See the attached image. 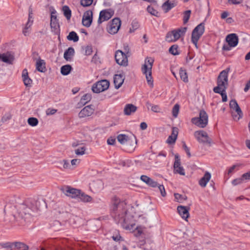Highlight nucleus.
<instances>
[{
    "label": "nucleus",
    "mask_w": 250,
    "mask_h": 250,
    "mask_svg": "<svg viewBox=\"0 0 250 250\" xmlns=\"http://www.w3.org/2000/svg\"><path fill=\"white\" fill-rule=\"evenodd\" d=\"M112 215L118 223L121 224L123 228L129 229V226L125 218L126 209L125 208V204L121 202L119 198L114 197L112 200Z\"/></svg>",
    "instance_id": "1"
},
{
    "label": "nucleus",
    "mask_w": 250,
    "mask_h": 250,
    "mask_svg": "<svg viewBox=\"0 0 250 250\" xmlns=\"http://www.w3.org/2000/svg\"><path fill=\"white\" fill-rule=\"evenodd\" d=\"M154 59L147 57L145 61V63L142 67V71L146 75L148 85L153 87V80L152 77V68L154 62Z\"/></svg>",
    "instance_id": "2"
},
{
    "label": "nucleus",
    "mask_w": 250,
    "mask_h": 250,
    "mask_svg": "<svg viewBox=\"0 0 250 250\" xmlns=\"http://www.w3.org/2000/svg\"><path fill=\"white\" fill-rule=\"evenodd\" d=\"M230 69V67H229L220 73L217 79V86L214 87L213 91L219 92L218 90L227 89L229 85L228 74Z\"/></svg>",
    "instance_id": "3"
},
{
    "label": "nucleus",
    "mask_w": 250,
    "mask_h": 250,
    "mask_svg": "<svg viewBox=\"0 0 250 250\" xmlns=\"http://www.w3.org/2000/svg\"><path fill=\"white\" fill-rule=\"evenodd\" d=\"M187 29V27H180L167 32L166 36V41L168 42H175L177 41L181 37L185 36Z\"/></svg>",
    "instance_id": "4"
},
{
    "label": "nucleus",
    "mask_w": 250,
    "mask_h": 250,
    "mask_svg": "<svg viewBox=\"0 0 250 250\" xmlns=\"http://www.w3.org/2000/svg\"><path fill=\"white\" fill-rule=\"evenodd\" d=\"M205 31V24L202 22L198 24L192 31L191 42L197 47L198 42Z\"/></svg>",
    "instance_id": "5"
},
{
    "label": "nucleus",
    "mask_w": 250,
    "mask_h": 250,
    "mask_svg": "<svg viewBox=\"0 0 250 250\" xmlns=\"http://www.w3.org/2000/svg\"><path fill=\"white\" fill-rule=\"evenodd\" d=\"M191 122L198 126L204 128L206 126L208 123V116L204 110H201L199 117H194L191 119Z\"/></svg>",
    "instance_id": "6"
},
{
    "label": "nucleus",
    "mask_w": 250,
    "mask_h": 250,
    "mask_svg": "<svg viewBox=\"0 0 250 250\" xmlns=\"http://www.w3.org/2000/svg\"><path fill=\"white\" fill-rule=\"evenodd\" d=\"M29 206V205L28 202H26V204L21 205L19 208V216H21V218L26 219L27 216H30L32 212L38 209L37 207L32 206L30 207Z\"/></svg>",
    "instance_id": "7"
},
{
    "label": "nucleus",
    "mask_w": 250,
    "mask_h": 250,
    "mask_svg": "<svg viewBox=\"0 0 250 250\" xmlns=\"http://www.w3.org/2000/svg\"><path fill=\"white\" fill-rule=\"evenodd\" d=\"M109 84V82L106 80L99 81L93 85L92 90L94 93H100L107 89Z\"/></svg>",
    "instance_id": "8"
},
{
    "label": "nucleus",
    "mask_w": 250,
    "mask_h": 250,
    "mask_svg": "<svg viewBox=\"0 0 250 250\" xmlns=\"http://www.w3.org/2000/svg\"><path fill=\"white\" fill-rule=\"evenodd\" d=\"M121 25V21L118 18L113 19L108 24L107 30L110 34L117 33Z\"/></svg>",
    "instance_id": "9"
},
{
    "label": "nucleus",
    "mask_w": 250,
    "mask_h": 250,
    "mask_svg": "<svg viewBox=\"0 0 250 250\" xmlns=\"http://www.w3.org/2000/svg\"><path fill=\"white\" fill-rule=\"evenodd\" d=\"M56 11H53L51 12L50 26L51 30L55 35H60V27L58 20L56 15Z\"/></svg>",
    "instance_id": "10"
},
{
    "label": "nucleus",
    "mask_w": 250,
    "mask_h": 250,
    "mask_svg": "<svg viewBox=\"0 0 250 250\" xmlns=\"http://www.w3.org/2000/svg\"><path fill=\"white\" fill-rule=\"evenodd\" d=\"M61 190L65 195L72 198H78L79 195L81 193V190L68 186L62 187Z\"/></svg>",
    "instance_id": "11"
},
{
    "label": "nucleus",
    "mask_w": 250,
    "mask_h": 250,
    "mask_svg": "<svg viewBox=\"0 0 250 250\" xmlns=\"http://www.w3.org/2000/svg\"><path fill=\"white\" fill-rule=\"evenodd\" d=\"M115 58L118 64L124 66H126L128 65L127 56L122 50L116 51Z\"/></svg>",
    "instance_id": "12"
},
{
    "label": "nucleus",
    "mask_w": 250,
    "mask_h": 250,
    "mask_svg": "<svg viewBox=\"0 0 250 250\" xmlns=\"http://www.w3.org/2000/svg\"><path fill=\"white\" fill-rule=\"evenodd\" d=\"M194 137L199 143L203 144H211V140L207 133L204 130L196 131L194 133Z\"/></svg>",
    "instance_id": "13"
},
{
    "label": "nucleus",
    "mask_w": 250,
    "mask_h": 250,
    "mask_svg": "<svg viewBox=\"0 0 250 250\" xmlns=\"http://www.w3.org/2000/svg\"><path fill=\"white\" fill-rule=\"evenodd\" d=\"M114 11L111 9L102 10L99 14V17L98 20V24H100L104 21H108L114 15Z\"/></svg>",
    "instance_id": "14"
},
{
    "label": "nucleus",
    "mask_w": 250,
    "mask_h": 250,
    "mask_svg": "<svg viewBox=\"0 0 250 250\" xmlns=\"http://www.w3.org/2000/svg\"><path fill=\"white\" fill-rule=\"evenodd\" d=\"M229 106L231 109L235 110L237 115L232 114V117L234 120L238 121L243 117V112L235 100H231L229 103Z\"/></svg>",
    "instance_id": "15"
},
{
    "label": "nucleus",
    "mask_w": 250,
    "mask_h": 250,
    "mask_svg": "<svg viewBox=\"0 0 250 250\" xmlns=\"http://www.w3.org/2000/svg\"><path fill=\"white\" fill-rule=\"evenodd\" d=\"M93 19V13L91 10H87L83 14L82 19V24L83 26L89 27L90 26Z\"/></svg>",
    "instance_id": "16"
},
{
    "label": "nucleus",
    "mask_w": 250,
    "mask_h": 250,
    "mask_svg": "<svg viewBox=\"0 0 250 250\" xmlns=\"http://www.w3.org/2000/svg\"><path fill=\"white\" fill-rule=\"evenodd\" d=\"M94 111V109L91 105L85 106L79 113V117L80 118H85L91 116Z\"/></svg>",
    "instance_id": "17"
},
{
    "label": "nucleus",
    "mask_w": 250,
    "mask_h": 250,
    "mask_svg": "<svg viewBox=\"0 0 250 250\" xmlns=\"http://www.w3.org/2000/svg\"><path fill=\"white\" fill-rule=\"evenodd\" d=\"M177 211L180 216L184 220H187L189 217V210L190 208L189 207L179 206L177 207Z\"/></svg>",
    "instance_id": "18"
},
{
    "label": "nucleus",
    "mask_w": 250,
    "mask_h": 250,
    "mask_svg": "<svg viewBox=\"0 0 250 250\" xmlns=\"http://www.w3.org/2000/svg\"><path fill=\"white\" fill-rule=\"evenodd\" d=\"M175 160L174 164V171L175 173H179L181 175H185V170L181 166L180 159L177 155H176Z\"/></svg>",
    "instance_id": "19"
},
{
    "label": "nucleus",
    "mask_w": 250,
    "mask_h": 250,
    "mask_svg": "<svg viewBox=\"0 0 250 250\" xmlns=\"http://www.w3.org/2000/svg\"><path fill=\"white\" fill-rule=\"evenodd\" d=\"M228 43L232 47L236 46L238 43V38L236 34L232 33L228 35L226 38Z\"/></svg>",
    "instance_id": "20"
},
{
    "label": "nucleus",
    "mask_w": 250,
    "mask_h": 250,
    "mask_svg": "<svg viewBox=\"0 0 250 250\" xmlns=\"http://www.w3.org/2000/svg\"><path fill=\"white\" fill-rule=\"evenodd\" d=\"M178 134V128L176 127H172L171 134L168 137L167 143L169 144L175 143Z\"/></svg>",
    "instance_id": "21"
},
{
    "label": "nucleus",
    "mask_w": 250,
    "mask_h": 250,
    "mask_svg": "<svg viewBox=\"0 0 250 250\" xmlns=\"http://www.w3.org/2000/svg\"><path fill=\"white\" fill-rule=\"evenodd\" d=\"M125 80L124 75L116 74L114 77V84L116 89L119 88L123 84Z\"/></svg>",
    "instance_id": "22"
},
{
    "label": "nucleus",
    "mask_w": 250,
    "mask_h": 250,
    "mask_svg": "<svg viewBox=\"0 0 250 250\" xmlns=\"http://www.w3.org/2000/svg\"><path fill=\"white\" fill-rule=\"evenodd\" d=\"M22 78L25 86L30 87L32 83V80L29 77L27 70L24 69L22 72Z\"/></svg>",
    "instance_id": "23"
},
{
    "label": "nucleus",
    "mask_w": 250,
    "mask_h": 250,
    "mask_svg": "<svg viewBox=\"0 0 250 250\" xmlns=\"http://www.w3.org/2000/svg\"><path fill=\"white\" fill-rule=\"evenodd\" d=\"M74 49L72 47H70L65 51L63 57L66 61H71L73 57L74 56Z\"/></svg>",
    "instance_id": "24"
},
{
    "label": "nucleus",
    "mask_w": 250,
    "mask_h": 250,
    "mask_svg": "<svg viewBox=\"0 0 250 250\" xmlns=\"http://www.w3.org/2000/svg\"><path fill=\"white\" fill-rule=\"evenodd\" d=\"M211 178V174L207 171L204 176L199 180V184L202 187H205Z\"/></svg>",
    "instance_id": "25"
},
{
    "label": "nucleus",
    "mask_w": 250,
    "mask_h": 250,
    "mask_svg": "<svg viewBox=\"0 0 250 250\" xmlns=\"http://www.w3.org/2000/svg\"><path fill=\"white\" fill-rule=\"evenodd\" d=\"M174 6V1L173 0H168L163 4L162 8L165 13H167Z\"/></svg>",
    "instance_id": "26"
},
{
    "label": "nucleus",
    "mask_w": 250,
    "mask_h": 250,
    "mask_svg": "<svg viewBox=\"0 0 250 250\" xmlns=\"http://www.w3.org/2000/svg\"><path fill=\"white\" fill-rule=\"evenodd\" d=\"M117 140L122 145H129L130 143V139L129 137L123 134H121L118 135Z\"/></svg>",
    "instance_id": "27"
},
{
    "label": "nucleus",
    "mask_w": 250,
    "mask_h": 250,
    "mask_svg": "<svg viewBox=\"0 0 250 250\" xmlns=\"http://www.w3.org/2000/svg\"><path fill=\"white\" fill-rule=\"evenodd\" d=\"M137 110V107L132 104H126L124 108V113L126 115H130L134 113Z\"/></svg>",
    "instance_id": "28"
},
{
    "label": "nucleus",
    "mask_w": 250,
    "mask_h": 250,
    "mask_svg": "<svg viewBox=\"0 0 250 250\" xmlns=\"http://www.w3.org/2000/svg\"><path fill=\"white\" fill-rule=\"evenodd\" d=\"M78 198L80 199L82 202L84 203L91 202H92V198L81 190V193L79 195Z\"/></svg>",
    "instance_id": "29"
},
{
    "label": "nucleus",
    "mask_w": 250,
    "mask_h": 250,
    "mask_svg": "<svg viewBox=\"0 0 250 250\" xmlns=\"http://www.w3.org/2000/svg\"><path fill=\"white\" fill-rule=\"evenodd\" d=\"M28 246L21 242H14V250H28Z\"/></svg>",
    "instance_id": "30"
},
{
    "label": "nucleus",
    "mask_w": 250,
    "mask_h": 250,
    "mask_svg": "<svg viewBox=\"0 0 250 250\" xmlns=\"http://www.w3.org/2000/svg\"><path fill=\"white\" fill-rule=\"evenodd\" d=\"M36 69L41 72H45L46 68L45 67V62L42 60H39L36 62Z\"/></svg>",
    "instance_id": "31"
},
{
    "label": "nucleus",
    "mask_w": 250,
    "mask_h": 250,
    "mask_svg": "<svg viewBox=\"0 0 250 250\" xmlns=\"http://www.w3.org/2000/svg\"><path fill=\"white\" fill-rule=\"evenodd\" d=\"M72 69V68L70 65L66 64L61 67V73L62 75H67L70 73Z\"/></svg>",
    "instance_id": "32"
},
{
    "label": "nucleus",
    "mask_w": 250,
    "mask_h": 250,
    "mask_svg": "<svg viewBox=\"0 0 250 250\" xmlns=\"http://www.w3.org/2000/svg\"><path fill=\"white\" fill-rule=\"evenodd\" d=\"M62 10L65 17L67 20H69L71 17V11L67 5H64L62 8Z\"/></svg>",
    "instance_id": "33"
},
{
    "label": "nucleus",
    "mask_w": 250,
    "mask_h": 250,
    "mask_svg": "<svg viewBox=\"0 0 250 250\" xmlns=\"http://www.w3.org/2000/svg\"><path fill=\"white\" fill-rule=\"evenodd\" d=\"M67 39L69 41H72L74 42H77L79 41V38L75 31H71L67 36Z\"/></svg>",
    "instance_id": "34"
},
{
    "label": "nucleus",
    "mask_w": 250,
    "mask_h": 250,
    "mask_svg": "<svg viewBox=\"0 0 250 250\" xmlns=\"http://www.w3.org/2000/svg\"><path fill=\"white\" fill-rule=\"evenodd\" d=\"M179 74L182 80L185 83H188V77L187 73L185 69H183L182 68L180 69Z\"/></svg>",
    "instance_id": "35"
},
{
    "label": "nucleus",
    "mask_w": 250,
    "mask_h": 250,
    "mask_svg": "<svg viewBox=\"0 0 250 250\" xmlns=\"http://www.w3.org/2000/svg\"><path fill=\"white\" fill-rule=\"evenodd\" d=\"M92 96L90 94L87 93L84 94L81 99V103L83 104H85L91 99Z\"/></svg>",
    "instance_id": "36"
},
{
    "label": "nucleus",
    "mask_w": 250,
    "mask_h": 250,
    "mask_svg": "<svg viewBox=\"0 0 250 250\" xmlns=\"http://www.w3.org/2000/svg\"><path fill=\"white\" fill-rule=\"evenodd\" d=\"M218 90L219 92H217L216 90L213 91L216 93L220 94L222 98V101L223 102H226L227 101V95L226 92V89H220Z\"/></svg>",
    "instance_id": "37"
},
{
    "label": "nucleus",
    "mask_w": 250,
    "mask_h": 250,
    "mask_svg": "<svg viewBox=\"0 0 250 250\" xmlns=\"http://www.w3.org/2000/svg\"><path fill=\"white\" fill-rule=\"evenodd\" d=\"M27 122L28 124L32 126H35L37 125L39 123L38 120L36 118L34 117L29 118L28 119Z\"/></svg>",
    "instance_id": "38"
},
{
    "label": "nucleus",
    "mask_w": 250,
    "mask_h": 250,
    "mask_svg": "<svg viewBox=\"0 0 250 250\" xmlns=\"http://www.w3.org/2000/svg\"><path fill=\"white\" fill-rule=\"evenodd\" d=\"M0 60L7 63H11L12 62V60L10 58V56L6 55L4 54H0Z\"/></svg>",
    "instance_id": "39"
},
{
    "label": "nucleus",
    "mask_w": 250,
    "mask_h": 250,
    "mask_svg": "<svg viewBox=\"0 0 250 250\" xmlns=\"http://www.w3.org/2000/svg\"><path fill=\"white\" fill-rule=\"evenodd\" d=\"M178 47V46L176 44L172 45L169 49V52L173 55H178L179 53L177 50Z\"/></svg>",
    "instance_id": "40"
},
{
    "label": "nucleus",
    "mask_w": 250,
    "mask_h": 250,
    "mask_svg": "<svg viewBox=\"0 0 250 250\" xmlns=\"http://www.w3.org/2000/svg\"><path fill=\"white\" fill-rule=\"evenodd\" d=\"M174 195L175 200L180 203L182 202L183 201L187 200V197L186 196L182 195L179 193H174Z\"/></svg>",
    "instance_id": "41"
},
{
    "label": "nucleus",
    "mask_w": 250,
    "mask_h": 250,
    "mask_svg": "<svg viewBox=\"0 0 250 250\" xmlns=\"http://www.w3.org/2000/svg\"><path fill=\"white\" fill-rule=\"evenodd\" d=\"M241 166V164H237L233 165L232 167H230L228 171V174H231L233 171L236 170H238L239 169V167Z\"/></svg>",
    "instance_id": "42"
},
{
    "label": "nucleus",
    "mask_w": 250,
    "mask_h": 250,
    "mask_svg": "<svg viewBox=\"0 0 250 250\" xmlns=\"http://www.w3.org/2000/svg\"><path fill=\"white\" fill-rule=\"evenodd\" d=\"M190 14H191V10H187L184 12V18H183L184 23L185 24L188 21L190 18Z\"/></svg>",
    "instance_id": "43"
},
{
    "label": "nucleus",
    "mask_w": 250,
    "mask_h": 250,
    "mask_svg": "<svg viewBox=\"0 0 250 250\" xmlns=\"http://www.w3.org/2000/svg\"><path fill=\"white\" fill-rule=\"evenodd\" d=\"M180 106L178 104H176L172 109V115L175 118L177 117L179 113Z\"/></svg>",
    "instance_id": "44"
},
{
    "label": "nucleus",
    "mask_w": 250,
    "mask_h": 250,
    "mask_svg": "<svg viewBox=\"0 0 250 250\" xmlns=\"http://www.w3.org/2000/svg\"><path fill=\"white\" fill-rule=\"evenodd\" d=\"M3 247L10 250H14V242H7L3 244Z\"/></svg>",
    "instance_id": "45"
},
{
    "label": "nucleus",
    "mask_w": 250,
    "mask_h": 250,
    "mask_svg": "<svg viewBox=\"0 0 250 250\" xmlns=\"http://www.w3.org/2000/svg\"><path fill=\"white\" fill-rule=\"evenodd\" d=\"M147 10L148 12L151 14L152 15L158 16V12L154 9V8L152 6H148L147 8Z\"/></svg>",
    "instance_id": "46"
},
{
    "label": "nucleus",
    "mask_w": 250,
    "mask_h": 250,
    "mask_svg": "<svg viewBox=\"0 0 250 250\" xmlns=\"http://www.w3.org/2000/svg\"><path fill=\"white\" fill-rule=\"evenodd\" d=\"M86 148L84 146L81 147L75 150V153L77 155H82L85 153Z\"/></svg>",
    "instance_id": "47"
},
{
    "label": "nucleus",
    "mask_w": 250,
    "mask_h": 250,
    "mask_svg": "<svg viewBox=\"0 0 250 250\" xmlns=\"http://www.w3.org/2000/svg\"><path fill=\"white\" fill-rule=\"evenodd\" d=\"M244 181V179L242 178V175L240 178H238L235 179H234L232 181V184L234 186H236L239 184H242Z\"/></svg>",
    "instance_id": "48"
},
{
    "label": "nucleus",
    "mask_w": 250,
    "mask_h": 250,
    "mask_svg": "<svg viewBox=\"0 0 250 250\" xmlns=\"http://www.w3.org/2000/svg\"><path fill=\"white\" fill-rule=\"evenodd\" d=\"M93 0H81V4L83 7L89 6L91 5Z\"/></svg>",
    "instance_id": "49"
},
{
    "label": "nucleus",
    "mask_w": 250,
    "mask_h": 250,
    "mask_svg": "<svg viewBox=\"0 0 250 250\" xmlns=\"http://www.w3.org/2000/svg\"><path fill=\"white\" fill-rule=\"evenodd\" d=\"M146 104L151 106V110L154 112L158 113L160 112V108L159 105H152L149 103H147Z\"/></svg>",
    "instance_id": "50"
},
{
    "label": "nucleus",
    "mask_w": 250,
    "mask_h": 250,
    "mask_svg": "<svg viewBox=\"0 0 250 250\" xmlns=\"http://www.w3.org/2000/svg\"><path fill=\"white\" fill-rule=\"evenodd\" d=\"M157 187H158V189L159 190L160 192H161V195L163 197L166 196L167 193L165 191L164 186L163 185L158 184V186H157Z\"/></svg>",
    "instance_id": "51"
},
{
    "label": "nucleus",
    "mask_w": 250,
    "mask_h": 250,
    "mask_svg": "<svg viewBox=\"0 0 250 250\" xmlns=\"http://www.w3.org/2000/svg\"><path fill=\"white\" fill-rule=\"evenodd\" d=\"M132 27L130 28V32H134L139 27V23L137 21H133L132 22Z\"/></svg>",
    "instance_id": "52"
},
{
    "label": "nucleus",
    "mask_w": 250,
    "mask_h": 250,
    "mask_svg": "<svg viewBox=\"0 0 250 250\" xmlns=\"http://www.w3.org/2000/svg\"><path fill=\"white\" fill-rule=\"evenodd\" d=\"M147 185L152 188H156L158 186V184L157 182L154 181L151 178H150L149 182H148Z\"/></svg>",
    "instance_id": "53"
},
{
    "label": "nucleus",
    "mask_w": 250,
    "mask_h": 250,
    "mask_svg": "<svg viewBox=\"0 0 250 250\" xmlns=\"http://www.w3.org/2000/svg\"><path fill=\"white\" fill-rule=\"evenodd\" d=\"M183 148L186 151L188 156L189 158L191 157V153L190 152L189 148L187 146L185 142H183Z\"/></svg>",
    "instance_id": "54"
},
{
    "label": "nucleus",
    "mask_w": 250,
    "mask_h": 250,
    "mask_svg": "<svg viewBox=\"0 0 250 250\" xmlns=\"http://www.w3.org/2000/svg\"><path fill=\"white\" fill-rule=\"evenodd\" d=\"M57 111V109L54 108H48L46 111V114L47 115H52L55 114Z\"/></svg>",
    "instance_id": "55"
},
{
    "label": "nucleus",
    "mask_w": 250,
    "mask_h": 250,
    "mask_svg": "<svg viewBox=\"0 0 250 250\" xmlns=\"http://www.w3.org/2000/svg\"><path fill=\"white\" fill-rule=\"evenodd\" d=\"M242 178L244 179V181L250 180V171L244 173L242 175Z\"/></svg>",
    "instance_id": "56"
},
{
    "label": "nucleus",
    "mask_w": 250,
    "mask_h": 250,
    "mask_svg": "<svg viewBox=\"0 0 250 250\" xmlns=\"http://www.w3.org/2000/svg\"><path fill=\"white\" fill-rule=\"evenodd\" d=\"M150 178H149V177H148L146 175H142L140 177V179L143 181L144 182V183H145L146 184H147L148 182H149V180L150 179Z\"/></svg>",
    "instance_id": "57"
},
{
    "label": "nucleus",
    "mask_w": 250,
    "mask_h": 250,
    "mask_svg": "<svg viewBox=\"0 0 250 250\" xmlns=\"http://www.w3.org/2000/svg\"><path fill=\"white\" fill-rule=\"evenodd\" d=\"M92 53V48L90 46H87L85 48V55H90Z\"/></svg>",
    "instance_id": "58"
},
{
    "label": "nucleus",
    "mask_w": 250,
    "mask_h": 250,
    "mask_svg": "<svg viewBox=\"0 0 250 250\" xmlns=\"http://www.w3.org/2000/svg\"><path fill=\"white\" fill-rule=\"evenodd\" d=\"M116 141V139L113 137H110L107 139V144L109 145H113Z\"/></svg>",
    "instance_id": "59"
},
{
    "label": "nucleus",
    "mask_w": 250,
    "mask_h": 250,
    "mask_svg": "<svg viewBox=\"0 0 250 250\" xmlns=\"http://www.w3.org/2000/svg\"><path fill=\"white\" fill-rule=\"evenodd\" d=\"M231 47H233L228 43L227 44H224L222 47V49L225 51H229L231 49Z\"/></svg>",
    "instance_id": "60"
},
{
    "label": "nucleus",
    "mask_w": 250,
    "mask_h": 250,
    "mask_svg": "<svg viewBox=\"0 0 250 250\" xmlns=\"http://www.w3.org/2000/svg\"><path fill=\"white\" fill-rule=\"evenodd\" d=\"M32 14V8L31 7H30L29 9V17H28V22H31L32 21H33Z\"/></svg>",
    "instance_id": "61"
},
{
    "label": "nucleus",
    "mask_w": 250,
    "mask_h": 250,
    "mask_svg": "<svg viewBox=\"0 0 250 250\" xmlns=\"http://www.w3.org/2000/svg\"><path fill=\"white\" fill-rule=\"evenodd\" d=\"M229 2L233 4H238L242 2V0H229Z\"/></svg>",
    "instance_id": "62"
},
{
    "label": "nucleus",
    "mask_w": 250,
    "mask_h": 250,
    "mask_svg": "<svg viewBox=\"0 0 250 250\" xmlns=\"http://www.w3.org/2000/svg\"><path fill=\"white\" fill-rule=\"evenodd\" d=\"M80 163V160L79 159H73L71 160V165L72 166H75V165H77V164H78L79 163Z\"/></svg>",
    "instance_id": "63"
},
{
    "label": "nucleus",
    "mask_w": 250,
    "mask_h": 250,
    "mask_svg": "<svg viewBox=\"0 0 250 250\" xmlns=\"http://www.w3.org/2000/svg\"><path fill=\"white\" fill-rule=\"evenodd\" d=\"M250 88V79L249 82L246 83L245 87L244 88V91L247 92Z\"/></svg>",
    "instance_id": "64"
}]
</instances>
